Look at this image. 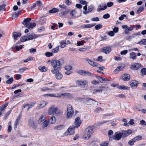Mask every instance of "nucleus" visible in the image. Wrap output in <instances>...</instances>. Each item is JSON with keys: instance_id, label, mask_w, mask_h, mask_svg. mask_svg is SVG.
Listing matches in <instances>:
<instances>
[{"instance_id": "obj_13", "label": "nucleus", "mask_w": 146, "mask_h": 146, "mask_svg": "<svg viewBox=\"0 0 146 146\" xmlns=\"http://www.w3.org/2000/svg\"><path fill=\"white\" fill-rule=\"evenodd\" d=\"M31 19L30 18L25 19L22 22V24L24 25L26 27H27L29 25L30 23L29 22L31 21Z\"/></svg>"}, {"instance_id": "obj_50", "label": "nucleus", "mask_w": 146, "mask_h": 146, "mask_svg": "<svg viewBox=\"0 0 146 146\" xmlns=\"http://www.w3.org/2000/svg\"><path fill=\"white\" fill-rule=\"evenodd\" d=\"M45 56L47 57H50L53 55V53L52 52H48L45 53Z\"/></svg>"}, {"instance_id": "obj_8", "label": "nucleus", "mask_w": 146, "mask_h": 146, "mask_svg": "<svg viewBox=\"0 0 146 146\" xmlns=\"http://www.w3.org/2000/svg\"><path fill=\"white\" fill-rule=\"evenodd\" d=\"M76 128L74 126L70 127L64 133L66 135H70L73 134L74 133V130Z\"/></svg>"}, {"instance_id": "obj_47", "label": "nucleus", "mask_w": 146, "mask_h": 146, "mask_svg": "<svg viewBox=\"0 0 146 146\" xmlns=\"http://www.w3.org/2000/svg\"><path fill=\"white\" fill-rule=\"evenodd\" d=\"M46 18H41L40 20V22L41 24H43L46 23Z\"/></svg>"}, {"instance_id": "obj_16", "label": "nucleus", "mask_w": 146, "mask_h": 146, "mask_svg": "<svg viewBox=\"0 0 146 146\" xmlns=\"http://www.w3.org/2000/svg\"><path fill=\"white\" fill-rule=\"evenodd\" d=\"M129 84L132 88L137 86L138 82L135 80H132L130 81Z\"/></svg>"}, {"instance_id": "obj_26", "label": "nucleus", "mask_w": 146, "mask_h": 146, "mask_svg": "<svg viewBox=\"0 0 146 146\" xmlns=\"http://www.w3.org/2000/svg\"><path fill=\"white\" fill-rule=\"evenodd\" d=\"M70 10L68 9H66V11H64L62 12L59 13L60 17H62L63 16L66 15L69 12Z\"/></svg>"}, {"instance_id": "obj_48", "label": "nucleus", "mask_w": 146, "mask_h": 146, "mask_svg": "<svg viewBox=\"0 0 146 146\" xmlns=\"http://www.w3.org/2000/svg\"><path fill=\"white\" fill-rule=\"evenodd\" d=\"M85 70H79L77 71V72L80 75L83 76H85Z\"/></svg>"}, {"instance_id": "obj_54", "label": "nucleus", "mask_w": 146, "mask_h": 146, "mask_svg": "<svg viewBox=\"0 0 146 146\" xmlns=\"http://www.w3.org/2000/svg\"><path fill=\"white\" fill-rule=\"evenodd\" d=\"M48 121H47L46 120H45L44 121L43 123V128H44L45 127H46L48 125Z\"/></svg>"}, {"instance_id": "obj_6", "label": "nucleus", "mask_w": 146, "mask_h": 146, "mask_svg": "<svg viewBox=\"0 0 146 146\" xmlns=\"http://www.w3.org/2000/svg\"><path fill=\"white\" fill-rule=\"evenodd\" d=\"M51 72L55 75V77L56 79L60 80L63 77V75L59 70H53Z\"/></svg>"}, {"instance_id": "obj_22", "label": "nucleus", "mask_w": 146, "mask_h": 146, "mask_svg": "<svg viewBox=\"0 0 146 146\" xmlns=\"http://www.w3.org/2000/svg\"><path fill=\"white\" fill-rule=\"evenodd\" d=\"M21 36V34L20 33L14 32L13 33V36L15 40H17V38Z\"/></svg>"}, {"instance_id": "obj_40", "label": "nucleus", "mask_w": 146, "mask_h": 146, "mask_svg": "<svg viewBox=\"0 0 146 146\" xmlns=\"http://www.w3.org/2000/svg\"><path fill=\"white\" fill-rule=\"evenodd\" d=\"M20 40L21 42H24L28 40L27 36H24L20 38Z\"/></svg>"}, {"instance_id": "obj_24", "label": "nucleus", "mask_w": 146, "mask_h": 146, "mask_svg": "<svg viewBox=\"0 0 146 146\" xmlns=\"http://www.w3.org/2000/svg\"><path fill=\"white\" fill-rule=\"evenodd\" d=\"M45 116L42 115L41 116L40 119L38 120V122L39 124H42L45 120Z\"/></svg>"}, {"instance_id": "obj_28", "label": "nucleus", "mask_w": 146, "mask_h": 146, "mask_svg": "<svg viewBox=\"0 0 146 146\" xmlns=\"http://www.w3.org/2000/svg\"><path fill=\"white\" fill-rule=\"evenodd\" d=\"M93 8V7L92 6H90L88 7V11H83V13L84 14H86L89 13L91 12Z\"/></svg>"}, {"instance_id": "obj_39", "label": "nucleus", "mask_w": 146, "mask_h": 146, "mask_svg": "<svg viewBox=\"0 0 146 146\" xmlns=\"http://www.w3.org/2000/svg\"><path fill=\"white\" fill-rule=\"evenodd\" d=\"M130 57L133 59H135L136 58V53L134 52H132L130 54Z\"/></svg>"}, {"instance_id": "obj_37", "label": "nucleus", "mask_w": 146, "mask_h": 146, "mask_svg": "<svg viewBox=\"0 0 146 146\" xmlns=\"http://www.w3.org/2000/svg\"><path fill=\"white\" fill-rule=\"evenodd\" d=\"M133 27H132L131 25L130 26V27H128L125 29V33L126 34H127L129 33V32L130 31H132L133 30Z\"/></svg>"}, {"instance_id": "obj_20", "label": "nucleus", "mask_w": 146, "mask_h": 146, "mask_svg": "<svg viewBox=\"0 0 146 146\" xmlns=\"http://www.w3.org/2000/svg\"><path fill=\"white\" fill-rule=\"evenodd\" d=\"M86 60L88 62L89 64L93 66H98V64L93 61L89 59H86Z\"/></svg>"}, {"instance_id": "obj_25", "label": "nucleus", "mask_w": 146, "mask_h": 146, "mask_svg": "<svg viewBox=\"0 0 146 146\" xmlns=\"http://www.w3.org/2000/svg\"><path fill=\"white\" fill-rule=\"evenodd\" d=\"M56 121V119L55 116L50 117L48 120V122L51 124L54 123Z\"/></svg>"}, {"instance_id": "obj_19", "label": "nucleus", "mask_w": 146, "mask_h": 146, "mask_svg": "<svg viewBox=\"0 0 146 146\" xmlns=\"http://www.w3.org/2000/svg\"><path fill=\"white\" fill-rule=\"evenodd\" d=\"M94 127L93 126H90L86 128V131L91 134L94 132Z\"/></svg>"}, {"instance_id": "obj_63", "label": "nucleus", "mask_w": 146, "mask_h": 146, "mask_svg": "<svg viewBox=\"0 0 146 146\" xmlns=\"http://www.w3.org/2000/svg\"><path fill=\"white\" fill-rule=\"evenodd\" d=\"M126 17V15L125 14H123L121 15L119 18V19L121 21L123 20L124 17Z\"/></svg>"}, {"instance_id": "obj_35", "label": "nucleus", "mask_w": 146, "mask_h": 146, "mask_svg": "<svg viewBox=\"0 0 146 146\" xmlns=\"http://www.w3.org/2000/svg\"><path fill=\"white\" fill-rule=\"evenodd\" d=\"M58 11L59 9H58L54 8L50 10L49 12L50 13H53L58 12Z\"/></svg>"}, {"instance_id": "obj_62", "label": "nucleus", "mask_w": 146, "mask_h": 146, "mask_svg": "<svg viewBox=\"0 0 146 146\" xmlns=\"http://www.w3.org/2000/svg\"><path fill=\"white\" fill-rule=\"evenodd\" d=\"M110 17V15L108 14L107 13L104 15L103 16V18L105 19H107L109 18Z\"/></svg>"}, {"instance_id": "obj_18", "label": "nucleus", "mask_w": 146, "mask_h": 146, "mask_svg": "<svg viewBox=\"0 0 146 146\" xmlns=\"http://www.w3.org/2000/svg\"><path fill=\"white\" fill-rule=\"evenodd\" d=\"M123 80L124 81H128L130 79V75L128 74H123L122 75Z\"/></svg>"}, {"instance_id": "obj_11", "label": "nucleus", "mask_w": 146, "mask_h": 146, "mask_svg": "<svg viewBox=\"0 0 146 146\" xmlns=\"http://www.w3.org/2000/svg\"><path fill=\"white\" fill-rule=\"evenodd\" d=\"M82 123V121L80 120V118L79 117H78L76 118L75 120L74 124L75 125V127L76 128H77L80 126Z\"/></svg>"}, {"instance_id": "obj_61", "label": "nucleus", "mask_w": 146, "mask_h": 146, "mask_svg": "<svg viewBox=\"0 0 146 146\" xmlns=\"http://www.w3.org/2000/svg\"><path fill=\"white\" fill-rule=\"evenodd\" d=\"M27 69V68L24 67L23 68H20L19 70V72H22L25 71Z\"/></svg>"}, {"instance_id": "obj_30", "label": "nucleus", "mask_w": 146, "mask_h": 146, "mask_svg": "<svg viewBox=\"0 0 146 146\" xmlns=\"http://www.w3.org/2000/svg\"><path fill=\"white\" fill-rule=\"evenodd\" d=\"M8 104V102H7L6 103H5L1 106L0 107V110L1 111H2L5 110L6 107L7 106Z\"/></svg>"}, {"instance_id": "obj_29", "label": "nucleus", "mask_w": 146, "mask_h": 146, "mask_svg": "<svg viewBox=\"0 0 146 146\" xmlns=\"http://www.w3.org/2000/svg\"><path fill=\"white\" fill-rule=\"evenodd\" d=\"M67 111L68 112L74 113V110L72 106L70 104L67 105Z\"/></svg>"}, {"instance_id": "obj_5", "label": "nucleus", "mask_w": 146, "mask_h": 146, "mask_svg": "<svg viewBox=\"0 0 146 146\" xmlns=\"http://www.w3.org/2000/svg\"><path fill=\"white\" fill-rule=\"evenodd\" d=\"M28 125L30 127L36 129L37 125L36 121L33 118L29 119L28 121Z\"/></svg>"}, {"instance_id": "obj_58", "label": "nucleus", "mask_w": 146, "mask_h": 146, "mask_svg": "<svg viewBox=\"0 0 146 146\" xmlns=\"http://www.w3.org/2000/svg\"><path fill=\"white\" fill-rule=\"evenodd\" d=\"M84 42L85 43H86V42L85 41H83V40H81L80 41H79L78 42H77V45L78 46H80L81 45H83L84 44Z\"/></svg>"}, {"instance_id": "obj_2", "label": "nucleus", "mask_w": 146, "mask_h": 146, "mask_svg": "<svg viewBox=\"0 0 146 146\" xmlns=\"http://www.w3.org/2000/svg\"><path fill=\"white\" fill-rule=\"evenodd\" d=\"M60 60H55L51 61V65L53 67L54 70H59L60 69Z\"/></svg>"}, {"instance_id": "obj_27", "label": "nucleus", "mask_w": 146, "mask_h": 146, "mask_svg": "<svg viewBox=\"0 0 146 146\" xmlns=\"http://www.w3.org/2000/svg\"><path fill=\"white\" fill-rule=\"evenodd\" d=\"M64 126H65L64 125H60L58 126H55L54 127V129L55 130H60L63 129L64 127Z\"/></svg>"}, {"instance_id": "obj_59", "label": "nucleus", "mask_w": 146, "mask_h": 146, "mask_svg": "<svg viewBox=\"0 0 146 146\" xmlns=\"http://www.w3.org/2000/svg\"><path fill=\"white\" fill-rule=\"evenodd\" d=\"M128 87L123 86H119V88L121 89L127 90Z\"/></svg>"}, {"instance_id": "obj_36", "label": "nucleus", "mask_w": 146, "mask_h": 146, "mask_svg": "<svg viewBox=\"0 0 146 146\" xmlns=\"http://www.w3.org/2000/svg\"><path fill=\"white\" fill-rule=\"evenodd\" d=\"M141 75L142 76L146 75V68H142L141 71Z\"/></svg>"}, {"instance_id": "obj_45", "label": "nucleus", "mask_w": 146, "mask_h": 146, "mask_svg": "<svg viewBox=\"0 0 146 146\" xmlns=\"http://www.w3.org/2000/svg\"><path fill=\"white\" fill-rule=\"evenodd\" d=\"M21 11H19L18 13H15L12 14V17L14 18H17L19 15V13L21 12Z\"/></svg>"}, {"instance_id": "obj_4", "label": "nucleus", "mask_w": 146, "mask_h": 146, "mask_svg": "<svg viewBox=\"0 0 146 146\" xmlns=\"http://www.w3.org/2000/svg\"><path fill=\"white\" fill-rule=\"evenodd\" d=\"M48 96L52 97H61L62 96H70V98L73 97V95L72 94H70L69 93H64V94H60L59 93H57L55 94H47V95Z\"/></svg>"}, {"instance_id": "obj_31", "label": "nucleus", "mask_w": 146, "mask_h": 146, "mask_svg": "<svg viewBox=\"0 0 146 146\" xmlns=\"http://www.w3.org/2000/svg\"><path fill=\"white\" fill-rule=\"evenodd\" d=\"M138 44L141 45H146V39L144 38L142 39L138 43Z\"/></svg>"}, {"instance_id": "obj_3", "label": "nucleus", "mask_w": 146, "mask_h": 146, "mask_svg": "<svg viewBox=\"0 0 146 146\" xmlns=\"http://www.w3.org/2000/svg\"><path fill=\"white\" fill-rule=\"evenodd\" d=\"M113 2H108L107 3V6L106 5H103V4L102 5H100L98 6V8L97 11L98 12H100L101 11H103L106 9H107V6L111 7L113 5Z\"/></svg>"}, {"instance_id": "obj_49", "label": "nucleus", "mask_w": 146, "mask_h": 146, "mask_svg": "<svg viewBox=\"0 0 146 146\" xmlns=\"http://www.w3.org/2000/svg\"><path fill=\"white\" fill-rule=\"evenodd\" d=\"M23 48V46L22 45H20L19 46H16L14 47V48H15L17 51H19L20 49H22Z\"/></svg>"}, {"instance_id": "obj_33", "label": "nucleus", "mask_w": 146, "mask_h": 146, "mask_svg": "<svg viewBox=\"0 0 146 146\" xmlns=\"http://www.w3.org/2000/svg\"><path fill=\"white\" fill-rule=\"evenodd\" d=\"M38 69L41 72H45L48 70V69L44 66L39 67Z\"/></svg>"}, {"instance_id": "obj_42", "label": "nucleus", "mask_w": 146, "mask_h": 146, "mask_svg": "<svg viewBox=\"0 0 146 146\" xmlns=\"http://www.w3.org/2000/svg\"><path fill=\"white\" fill-rule=\"evenodd\" d=\"M66 43V40H62L60 42V43L61 44L60 47L62 48H64L65 46V44Z\"/></svg>"}, {"instance_id": "obj_64", "label": "nucleus", "mask_w": 146, "mask_h": 146, "mask_svg": "<svg viewBox=\"0 0 146 146\" xmlns=\"http://www.w3.org/2000/svg\"><path fill=\"white\" fill-rule=\"evenodd\" d=\"M79 2L82 5H86L87 4V2L86 1H84L83 0H79Z\"/></svg>"}, {"instance_id": "obj_60", "label": "nucleus", "mask_w": 146, "mask_h": 146, "mask_svg": "<svg viewBox=\"0 0 146 146\" xmlns=\"http://www.w3.org/2000/svg\"><path fill=\"white\" fill-rule=\"evenodd\" d=\"M36 5L40 7L42 5L41 2L40 1L38 0L36 2Z\"/></svg>"}, {"instance_id": "obj_53", "label": "nucleus", "mask_w": 146, "mask_h": 146, "mask_svg": "<svg viewBox=\"0 0 146 146\" xmlns=\"http://www.w3.org/2000/svg\"><path fill=\"white\" fill-rule=\"evenodd\" d=\"M74 113L67 112V117L68 118H70L73 115Z\"/></svg>"}, {"instance_id": "obj_21", "label": "nucleus", "mask_w": 146, "mask_h": 146, "mask_svg": "<svg viewBox=\"0 0 146 146\" xmlns=\"http://www.w3.org/2000/svg\"><path fill=\"white\" fill-rule=\"evenodd\" d=\"M91 134L88 133L86 131H85V132L83 136V139L85 140H88L90 137Z\"/></svg>"}, {"instance_id": "obj_43", "label": "nucleus", "mask_w": 146, "mask_h": 146, "mask_svg": "<svg viewBox=\"0 0 146 146\" xmlns=\"http://www.w3.org/2000/svg\"><path fill=\"white\" fill-rule=\"evenodd\" d=\"M142 137L141 135H138L135 137L133 138L135 142L137 141H138L141 139H142Z\"/></svg>"}, {"instance_id": "obj_12", "label": "nucleus", "mask_w": 146, "mask_h": 146, "mask_svg": "<svg viewBox=\"0 0 146 146\" xmlns=\"http://www.w3.org/2000/svg\"><path fill=\"white\" fill-rule=\"evenodd\" d=\"M111 51V48L109 47H105L103 48L102 49V52L107 54L110 53Z\"/></svg>"}, {"instance_id": "obj_56", "label": "nucleus", "mask_w": 146, "mask_h": 146, "mask_svg": "<svg viewBox=\"0 0 146 146\" xmlns=\"http://www.w3.org/2000/svg\"><path fill=\"white\" fill-rule=\"evenodd\" d=\"M144 7H139L137 10V12L139 14L141 12L144 10Z\"/></svg>"}, {"instance_id": "obj_55", "label": "nucleus", "mask_w": 146, "mask_h": 146, "mask_svg": "<svg viewBox=\"0 0 146 146\" xmlns=\"http://www.w3.org/2000/svg\"><path fill=\"white\" fill-rule=\"evenodd\" d=\"M90 47L89 46L87 47L86 48H80L79 49V50L81 51H85L87 49H89L90 48Z\"/></svg>"}, {"instance_id": "obj_34", "label": "nucleus", "mask_w": 146, "mask_h": 146, "mask_svg": "<svg viewBox=\"0 0 146 146\" xmlns=\"http://www.w3.org/2000/svg\"><path fill=\"white\" fill-rule=\"evenodd\" d=\"M123 68V67H122V66H118L115 70L114 71V73L115 74L118 73L120 71L122 70Z\"/></svg>"}, {"instance_id": "obj_44", "label": "nucleus", "mask_w": 146, "mask_h": 146, "mask_svg": "<svg viewBox=\"0 0 146 146\" xmlns=\"http://www.w3.org/2000/svg\"><path fill=\"white\" fill-rule=\"evenodd\" d=\"M135 142V141L134 140V139L133 138L130 140L128 142V144L130 146H132L133 145L134 143Z\"/></svg>"}, {"instance_id": "obj_1", "label": "nucleus", "mask_w": 146, "mask_h": 146, "mask_svg": "<svg viewBox=\"0 0 146 146\" xmlns=\"http://www.w3.org/2000/svg\"><path fill=\"white\" fill-rule=\"evenodd\" d=\"M48 113L49 115L58 114L60 113V110L54 106H52L49 109Z\"/></svg>"}, {"instance_id": "obj_17", "label": "nucleus", "mask_w": 146, "mask_h": 146, "mask_svg": "<svg viewBox=\"0 0 146 146\" xmlns=\"http://www.w3.org/2000/svg\"><path fill=\"white\" fill-rule=\"evenodd\" d=\"M47 104L48 103L47 102L43 100L41 102L40 104H39V106L36 107V109L39 110L40 108H43L45 107Z\"/></svg>"}, {"instance_id": "obj_10", "label": "nucleus", "mask_w": 146, "mask_h": 146, "mask_svg": "<svg viewBox=\"0 0 146 146\" xmlns=\"http://www.w3.org/2000/svg\"><path fill=\"white\" fill-rule=\"evenodd\" d=\"M122 138L120 131H117L115 133L113 139L116 141H119Z\"/></svg>"}, {"instance_id": "obj_52", "label": "nucleus", "mask_w": 146, "mask_h": 146, "mask_svg": "<svg viewBox=\"0 0 146 146\" xmlns=\"http://www.w3.org/2000/svg\"><path fill=\"white\" fill-rule=\"evenodd\" d=\"M64 68L65 70H71L72 68V66L70 65H68L65 66L64 67Z\"/></svg>"}, {"instance_id": "obj_23", "label": "nucleus", "mask_w": 146, "mask_h": 146, "mask_svg": "<svg viewBox=\"0 0 146 146\" xmlns=\"http://www.w3.org/2000/svg\"><path fill=\"white\" fill-rule=\"evenodd\" d=\"M28 40H30L33 39L34 38H36L38 36L37 35L33 34L27 36Z\"/></svg>"}, {"instance_id": "obj_32", "label": "nucleus", "mask_w": 146, "mask_h": 146, "mask_svg": "<svg viewBox=\"0 0 146 146\" xmlns=\"http://www.w3.org/2000/svg\"><path fill=\"white\" fill-rule=\"evenodd\" d=\"M36 26V24L34 23H30L29 25V26L27 27L28 29H33V28L35 27Z\"/></svg>"}, {"instance_id": "obj_14", "label": "nucleus", "mask_w": 146, "mask_h": 146, "mask_svg": "<svg viewBox=\"0 0 146 146\" xmlns=\"http://www.w3.org/2000/svg\"><path fill=\"white\" fill-rule=\"evenodd\" d=\"M141 66V65L140 64L135 63L131 65V68L134 70H137Z\"/></svg>"}, {"instance_id": "obj_7", "label": "nucleus", "mask_w": 146, "mask_h": 146, "mask_svg": "<svg viewBox=\"0 0 146 146\" xmlns=\"http://www.w3.org/2000/svg\"><path fill=\"white\" fill-rule=\"evenodd\" d=\"M88 82L84 80H78L76 81V83L79 86L85 87L88 85Z\"/></svg>"}, {"instance_id": "obj_41", "label": "nucleus", "mask_w": 146, "mask_h": 146, "mask_svg": "<svg viewBox=\"0 0 146 146\" xmlns=\"http://www.w3.org/2000/svg\"><path fill=\"white\" fill-rule=\"evenodd\" d=\"M59 46H58L55 48H53L52 50V53H57L59 51Z\"/></svg>"}, {"instance_id": "obj_57", "label": "nucleus", "mask_w": 146, "mask_h": 146, "mask_svg": "<svg viewBox=\"0 0 146 146\" xmlns=\"http://www.w3.org/2000/svg\"><path fill=\"white\" fill-rule=\"evenodd\" d=\"M102 25L101 24H98L96 25L95 27V28L97 30H99L102 27Z\"/></svg>"}, {"instance_id": "obj_9", "label": "nucleus", "mask_w": 146, "mask_h": 146, "mask_svg": "<svg viewBox=\"0 0 146 146\" xmlns=\"http://www.w3.org/2000/svg\"><path fill=\"white\" fill-rule=\"evenodd\" d=\"M132 132L131 129L122 130L120 132L122 138H124L128 136L132 133Z\"/></svg>"}, {"instance_id": "obj_51", "label": "nucleus", "mask_w": 146, "mask_h": 146, "mask_svg": "<svg viewBox=\"0 0 146 146\" xmlns=\"http://www.w3.org/2000/svg\"><path fill=\"white\" fill-rule=\"evenodd\" d=\"M13 81V78H11L9 79L6 82V83L7 84H11Z\"/></svg>"}, {"instance_id": "obj_15", "label": "nucleus", "mask_w": 146, "mask_h": 146, "mask_svg": "<svg viewBox=\"0 0 146 146\" xmlns=\"http://www.w3.org/2000/svg\"><path fill=\"white\" fill-rule=\"evenodd\" d=\"M35 103L31 102L29 104H26L23 105V107L24 108H25L26 107L28 106L27 111H28L30 108H31L35 106Z\"/></svg>"}, {"instance_id": "obj_38", "label": "nucleus", "mask_w": 146, "mask_h": 146, "mask_svg": "<svg viewBox=\"0 0 146 146\" xmlns=\"http://www.w3.org/2000/svg\"><path fill=\"white\" fill-rule=\"evenodd\" d=\"M95 24H87L84 25L82 27L83 28H90L95 26Z\"/></svg>"}, {"instance_id": "obj_46", "label": "nucleus", "mask_w": 146, "mask_h": 146, "mask_svg": "<svg viewBox=\"0 0 146 146\" xmlns=\"http://www.w3.org/2000/svg\"><path fill=\"white\" fill-rule=\"evenodd\" d=\"M41 90L42 91H45L47 90H52L50 88H48L46 87H44L40 88Z\"/></svg>"}]
</instances>
